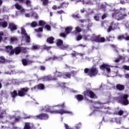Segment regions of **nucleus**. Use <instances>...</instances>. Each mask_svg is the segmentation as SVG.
<instances>
[{
  "label": "nucleus",
  "mask_w": 129,
  "mask_h": 129,
  "mask_svg": "<svg viewBox=\"0 0 129 129\" xmlns=\"http://www.w3.org/2000/svg\"><path fill=\"white\" fill-rule=\"evenodd\" d=\"M50 109L51 108H49V107H44V110H45V111H49V112H51V113H54V114L57 113H58L61 115H63V114H72V112L63 109L60 110H55L54 111H50Z\"/></svg>",
  "instance_id": "nucleus-1"
},
{
  "label": "nucleus",
  "mask_w": 129,
  "mask_h": 129,
  "mask_svg": "<svg viewBox=\"0 0 129 129\" xmlns=\"http://www.w3.org/2000/svg\"><path fill=\"white\" fill-rule=\"evenodd\" d=\"M85 73H88V75L90 76V77H92L93 76H95L97 75V73H98V71L95 68H93L89 70L88 69H85L84 70Z\"/></svg>",
  "instance_id": "nucleus-2"
},
{
  "label": "nucleus",
  "mask_w": 129,
  "mask_h": 129,
  "mask_svg": "<svg viewBox=\"0 0 129 129\" xmlns=\"http://www.w3.org/2000/svg\"><path fill=\"white\" fill-rule=\"evenodd\" d=\"M112 17L115 18L117 21L123 20L124 18V15H122L120 12L116 11L115 13L112 14Z\"/></svg>",
  "instance_id": "nucleus-3"
},
{
  "label": "nucleus",
  "mask_w": 129,
  "mask_h": 129,
  "mask_svg": "<svg viewBox=\"0 0 129 129\" xmlns=\"http://www.w3.org/2000/svg\"><path fill=\"white\" fill-rule=\"evenodd\" d=\"M85 97H90L91 98H96L94 93L90 90H87L84 92Z\"/></svg>",
  "instance_id": "nucleus-4"
},
{
  "label": "nucleus",
  "mask_w": 129,
  "mask_h": 129,
  "mask_svg": "<svg viewBox=\"0 0 129 129\" xmlns=\"http://www.w3.org/2000/svg\"><path fill=\"white\" fill-rule=\"evenodd\" d=\"M91 40L92 41H94L95 42H97L98 43H102L105 41V38L103 37H100L99 36H96L95 35L93 36Z\"/></svg>",
  "instance_id": "nucleus-5"
},
{
  "label": "nucleus",
  "mask_w": 129,
  "mask_h": 129,
  "mask_svg": "<svg viewBox=\"0 0 129 129\" xmlns=\"http://www.w3.org/2000/svg\"><path fill=\"white\" fill-rule=\"evenodd\" d=\"M21 34L23 35V38L25 39L26 42L29 43L30 42V36L27 35L26 30L23 28H21Z\"/></svg>",
  "instance_id": "nucleus-6"
},
{
  "label": "nucleus",
  "mask_w": 129,
  "mask_h": 129,
  "mask_svg": "<svg viewBox=\"0 0 129 129\" xmlns=\"http://www.w3.org/2000/svg\"><path fill=\"white\" fill-rule=\"evenodd\" d=\"M35 118L37 119H48V118H49V116L46 114L41 113L38 115L36 116Z\"/></svg>",
  "instance_id": "nucleus-7"
},
{
  "label": "nucleus",
  "mask_w": 129,
  "mask_h": 129,
  "mask_svg": "<svg viewBox=\"0 0 129 129\" xmlns=\"http://www.w3.org/2000/svg\"><path fill=\"white\" fill-rule=\"evenodd\" d=\"M127 95H124L122 96V98H121L120 102L122 104H124V105H126L128 104V100H127Z\"/></svg>",
  "instance_id": "nucleus-8"
},
{
  "label": "nucleus",
  "mask_w": 129,
  "mask_h": 129,
  "mask_svg": "<svg viewBox=\"0 0 129 129\" xmlns=\"http://www.w3.org/2000/svg\"><path fill=\"white\" fill-rule=\"evenodd\" d=\"M28 90L29 89H28V88L22 89L21 90L18 92V95L19 96H24L26 95V93L28 92Z\"/></svg>",
  "instance_id": "nucleus-9"
},
{
  "label": "nucleus",
  "mask_w": 129,
  "mask_h": 129,
  "mask_svg": "<svg viewBox=\"0 0 129 129\" xmlns=\"http://www.w3.org/2000/svg\"><path fill=\"white\" fill-rule=\"evenodd\" d=\"M100 68L101 69H103V70L105 69L107 72H108V73H109V72H110V66L108 64H102L100 66Z\"/></svg>",
  "instance_id": "nucleus-10"
},
{
  "label": "nucleus",
  "mask_w": 129,
  "mask_h": 129,
  "mask_svg": "<svg viewBox=\"0 0 129 129\" xmlns=\"http://www.w3.org/2000/svg\"><path fill=\"white\" fill-rule=\"evenodd\" d=\"M6 52L8 53L10 52V54H14L15 53V50H13V47L11 46H7L5 47Z\"/></svg>",
  "instance_id": "nucleus-11"
},
{
  "label": "nucleus",
  "mask_w": 129,
  "mask_h": 129,
  "mask_svg": "<svg viewBox=\"0 0 129 129\" xmlns=\"http://www.w3.org/2000/svg\"><path fill=\"white\" fill-rule=\"evenodd\" d=\"M15 7L16 9H17V10H18L19 11H20V12H21V13L22 14L23 13H25V10L24 9V8H23L22 6L19 5L18 4H16L15 5Z\"/></svg>",
  "instance_id": "nucleus-12"
},
{
  "label": "nucleus",
  "mask_w": 129,
  "mask_h": 129,
  "mask_svg": "<svg viewBox=\"0 0 129 129\" xmlns=\"http://www.w3.org/2000/svg\"><path fill=\"white\" fill-rule=\"evenodd\" d=\"M9 29H11V31H14L17 29V26L14 23L9 24Z\"/></svg>",
  "instance_id": "nucleus-13"
},
{
  "label": "nucleus",
  "mask_w": 129,
  "mask_h": 129,
  "mask_svg": "<svg viewBox=\"0 0 129 129\" xmlns=\"http://www.w3.org/2000/svg\"><path fill=\"white\" fill-rule=\"evenodd\" d=\"M0 27H2L3 28H7V27H8V22L5 21L0 22Z\"/></svg>",
  "instance_id": "nucleus-14"
},
{
  "label": "nucleus",
  "mask_w": 129,
  "mask_h": 129,
  "mask_svg": "<svg viewBox=\"0 0 129 129\" xmlns=\"http://www.w3.org/2000/svg\"><path fill=\"white\" fill-rule=\"evenodd\" d=\"M77 100L78 101H81V100H83V96L82 95H78L76 96Z\"/></svg>",
  "instance_id": "nucleus-15"
},
{
  "label": "nucleus",
  "mask_w": 129,
  "mask_h": 129,
  "mask_svg": "<svg viewBox=\"0 0 129 129\" xmlns=\"http://www.w3.org/2000/svg\"><path fill=\"white\" fill-rule=\"evenodd\" d=\"M47 42H48V43H50V44H53L54 43L53 41H54V37H48L47 39Z\"/></svg>",
  "instance_id": "nucleus-16"
},
{
  "label": "nucleus",
  "mask_w": 129,
  "mask_h": 129,
  "mask_svg": "<svg viewBox=\"0 0 129 129\" xmlns=\"http://www.w3.org/2000/svg\"><path fill=\"white\" fill-rule=\"evenodd\" d=\"M116 88L118 90H123L124 89V86L121 85H116Z\"/></svg>",
  "instance_id": "nucleus-17"
},
{
  "label": "nucleus",
  "mask_w": 129,
  "mask_h": 129,
  "mask_svg": "<svg viewBox=\"0 0 129 129\" xmlns=\"http://www.w3.org/2000/svg\"><path fill=\"white\" fill-rule=\"evenodd\" d=\"M72 31V27H69L66 28V33H67V34H69V33H70V32H71Z\"/></svg>",
  "instance_id": "nucleus-18"
},
{
  "label": "nucleus",
  "mask_w": 129,
  "mask_h": 129,
  "mask_svg": "<svg viewBox=\"0 0 129 129\" xmlns=\"http://www.w3.org/2000/svg\"><path fill=\"white\" fill-rule=\"evenodd\" d=\"M21 51H22V48L20 47H17L15 49V53L16 55H18V54H20L21 53Z\"/></svg>",
  "instance_id": "nucleus-19"
},
{
  "label": "nucleus",
  "mask_w": 129,
  "mask_h": 129,
  "mask_svg": "<svg viewBox=\"0 0 129 129\" xmlns=\"http://www.w3.org/2000/svg\"><path fill=\"white\" fill-rule=\"evenodd\" d=\"M38 88V89H44V85L43 84H39L38 85V86H35L34 87V89H36V88Z\"/></svg>",
  "instance_id": "nucleus-20"
},
{
  "label": "nucleus",
  "mask_w": 129,
  "mask_h": 129,
  "mask_svg": "<svg viewBox=\"0 0 129 129\" xmlns=\"http://www.w3.org/2000/svg\"><path fill=\"white\" fill-rule=\"evenodd\" d=\"M83 39L85 41H87L88 40H90V36L88 35H84L83 36Z\"/></svg>",
  "instance_id": "nucleus-21"
},
{
  "label": "nucleus",
  "mask_w": 129,
  "mask_h": 129,
  "mask_svg": "<svg viewBox=\"0 0 129 129\" xmlns=\"http://www.w3.org/2000/svg\"><path fill=\"white\" fill-rule=\"evenodd\" d=\"M22 63L24 66L28 65V64H30V63H29V62H28V61L27 60H26L25 59H22Z\"/></svg>",
  "instance_id": "nucleus-22"
},
{
  "label": "nucleus",
  "mask_w": 129,
  "mask_h": 129,
  "mask_svg": "<svg viewBox=\"0 0 129 129\" xmlns=\"http://www.w3.org/2000/svg\"><path fill=\"white\" fill-rule=\"evenodd\" d=\"M24 129H31L29 123H26Z\"/></svg>",
  "instance_id": "nucleus-23"
},
{
  "label": "nucleus",
  "mask_w": 129,
  "mask_h": 129,
  "mask_svg": "<svg viewBox=\"0 0 129 129\" xmlns=\"http://www.w3.org/2000/svg\"><path fill=\"white\" fill-rule=\"evenodd\" d=\"M57 46H62L63 45V41L60 39L57 40Z\"/></svg>",
  "instance_id": "nucleus-24"
},
{
  "label": "nucleus",
  "mask_w": 129,
  "mask_h": 129,
  "mask_svg": "<svg viewBox=\"0 0 129 129\" xmlns=\"http://www.w3.org/2000/svg\"><path fill=\"white\" fill-rule=\"evenodd\" d=\"M70 76H71V75L69 73H66L64 76H63V78L67 79V78H70Z\"/></svg>",
  "instance_id": "nucleus-25"
},
{
  "label": "nucleus",
  "mask_w": 129,
  "mask_h": 129,
  "mask_svg": "<svg viewBox=\"0 0 129 129\" xmlns=\"http://www.w3.org/2000/svg\"><path fill=\"white\" fill-rule=\"evenodd\" d=\"M11 95L12 97H15L16 96H18V94L17 93V91H14L11 93Z\"/></svg>",
  "instance_id": "nucleus-26"
},
{
  "label": "nucleus",
  "mask_w": 129,
  "mask_h": 129,
  "mask_svg": "<svg viewBox=\"0 0 129 129\" xmlns=\"http://www.w3.org/2000/svg\"><path fill=\"white\" fill-rule=\"evenodd\" d=\"M32 49L33 50H38V49H40V46L38 45H35L32 46Z\"/></svg>",
  "instance_id": "nucleus-27"
},
{
  "label": "nucleus",
  "mask_w": 129,
  "mask_h": 129,
  "mask_svg": "<svg viewBox=\"0 0 129 129\" xmlns=\"http://www.w3.org/2000/svg\"><path fill=\"white\" fill-rule=\"evenodd\" d=\"M1 60H0V63H5V62H6V58H5L4 56H1Z\"/></svg>",
  "instance_id": "nucleus-28"
},
{
  "label": "nucleus",
  "mask_w": 129,
  "mask_h": 129,
  "mask_svg": "<svg viewBox=\"0 0 129 129\" xmlns=\"http://www.w3.org/2000/svg\"><path fill=\"white\" fill-rule=\"evenodd\" d=\"M37 22L34 21L31 23V26L32 27V28H35L36 27H37Z\"/></svg>",
  "instance_id": "nucleus-29"
},
{
  "label": "nucleus",
  "mask_w": 129,
  "mask_h": 129,
  "mask_svg": "<svg viewBox=\"0 0 129 129\" xmlns=\"http://www.w3.org/2000/svg\"><path fill=\"white\" fill-rule=\"evenodd\" d=\"M35 32H37V33H40V32H43V28L42 27H40L39 29H36Z\"/></svg>",
  "instance_id": "nucleus-30"
},
{
  "label": "nucleus",
  "mask_w": 129,
  "mask_h": 129,
  "mask_svg": "<svg viewBox=\"0 0 129 129\" xmlns=\"http://www.w3.org/2000/svg\"><path fill=\"white\" fill-rule=\"evenodd\" d=\"M26 4L27 6H28V7H31V1L26 0Z\"/></svg>",
  "instance_id": "nucleus-31"
},
{
  "label": "nucleus",
  "mask_w": 129,
  "mask_h": 129,
  "mask_svg": "<svg viewBox=\"0 0 129 129\" xmlns=\"http://www.w3.org/2000/svg\"><path fill=\"white\" fill-rule=\"evenodd\" d=\"M61 73L60 72H56L55 74V76L56 77H61Z\"/></svg>",
  "instance_id": "nucleus-32"
},
{
  "label": "nucleus",
  "mask_w": 129,
  "mask_h": 129,
  "mask_svg": "<svg viewBox=\"0 0 129 129\" xmlns=\"http://www.w3.org/2000/svg\"><path fill=\"white\" fill-rule=\"evenodd\" d=\"M39 26H44L45 25V22L44 21L40 20L39 22Z\"/></svg>",
  "instance_id": "nucleus-33"
},
{
  "label": "nucleus",
  "mask_w": 129,
  "mask_h": 129,
  "mask_svg": "<svg viewBox=\"0 0 129 129\" xmlns=\"http://www.w3.org/2000/svg\"><path fill=\"white\" fill-rule=\"evenodd\" d=\"M3 36H4V32H0V42L3 40Z\"/></svg>",
  "instance_id": "nucleus-34"
},
{
  "label": "nucleus",
  "mask_w": 129,
  "mask_h": 129,
  "mask_svg": "<svg viewBox=\"0 0 129 129\" xmlns=\"http://www.w3.org/2000/svg\"><path fill=\"white\" fill-rule=\"evenodd\" d=\"M76 31L78 32V33H80L81 32V28H79V27H77L76 28Z\"/></svg>",
  "instance_id": "nucleus-35"
},
{
  "label": "nucleus",
  "mask_w": 129,
  "mask_h": 129,
  "mask_svg": "<svg viewBox=\"0 0 129 129\" xmlns=\"http://www.w3.org/2000/svg\"><path fill=\"white\" fill-rule=\"evenodd\" d=\"M17 40H18V39H17L16 37H12L11 38V42H15L17 41Z\"/></svg>",
  "instance_id": "nucleus-36"
},
{
  "label": "nucleus",
  "mask_w": 129,
  "mask_h": 129,
  "mask_svg": "<svg viewBox=\"0 0 129 129\" xmlns=\"http://www.w3.org/2000/svg\"><path fill=\"white\" fill-rule=\"evenodd\" d=\"M81 39H82V36L81 35H79L77 37V41H80V40H81Z\"/></svg>",
  "instance_id": "nucleus-37"
},
{
  "label": "nucleus",
  "mask_w": 129,
  "mask_h": 129,
  "mask_svg": "<svg viewBox=\"0 0 129 129\" xmlns=\"http://www.w3.org/2000/svg\"><path fill=\"white\" fill-rule=\"evenodd\" d=\"M32 16L35 18V19H38V15H37V14L36 13H33L32 14Z\"/></svg>",
  "instance_id": "nucleus-38"
},
{
  "label": "nucleus",
  "mask_w": 129,
  "mask_h": 129,
  "mask_svg": "<svg viewBox=\"0 0 129 129\" xmlns=\"http://www.w3.org/2000/svg\"><path fill=\"white\" fill-rule=\"evenodd\" d=\"M45 28L48 30V31H50L51 30V27L49 25H46Z\"/></svg>",
  "instance_id": "nucleus-39"
},
{
  "label": "nucleus",
  "mask_w": 129,
  "mask_h": 129,
  "mask_svg": "<svg viewBox=\"0 0 129 129\" xmlns=\"http://www.w3.org/2000/svg\"><path fill=\"white\" fill-rule=\"evenodd\" d=\"M58 108H63L64 107V104L62 105H58L57 106Z\"/></svg>",
  "instance_id": "nucleus-40"
},
{
  "label": "nucleus",
  "mask_w": 129,
  "mask_h": 129,
  "mask_svg": "<svg viewBox=\"0 0 129 129\" xmlns=\"http://www.w3.org/2000/svg\"><path fill=\"white\" fill-rule=\"evenodd\" d=\"M123 69H125V70H129V66H124L123 67Z\"/></svg>",
  "instance_id": "nucleus-41"
},
{
  "label": "nucleus",
  "mask_w": 129,
  "mask_h": 129,
  "mask_svg": "<svg viewBox=\"0 0 129 129\" xmlns=\"http://www.w3.org/2000/svg\"><path fill=\"white\" fill-rule=\"evenodd\" d=\"M43 4L44 5H47V4H48V0H43Z\"/></svg>",
  "instance_id": "nucleus-42"
},
{
  "label": "nucleus",
  "mask_w": 129,
  "mask_h": 129,
  "mask_svg": "<svg viewBox=\"0 0 129 129\" xmlns=\"http://www.w3.org/2000/svg\"><path fill=\"white\" fill-rule=\"evenodd\" d=\"M94 19L96 21H99V17L97 16H95L94 17Z\"/></svg>",
  "instance_id": "nucleus-43"
},
{
  "label": "nucleus",
  "mask_w": 129,
  "mask_h": 129,
  "mask_svg": "<svg viewBox=\"0 0 129 129\" xmlns=\"http://www.w3.org/2000/svg\"><path fill=\"white\" fill-rule=\"evenodd\" d=\"M123 39V36H119L118 37V40H122Z\"/></svg>",
  "instance_id": "nucleus-44"
},
{
  "label": "nucleus",
  "mask_w": 129,
  "mask_h": 129,
  "mask_svg": "<svg viewBox=\"0 0 129 129\" xmlns=\"http://www.w3.org/2000/svg\"><path fill=\"white\" fill-rule=\"evenodd\" d=\"M123 113V111L122 110H120L119 111L118 114H119V115H122V114Z\"/></svg>",
  "instance_id": "nucleus-45"
},
{
  "label": "nucleus",
  "mask_w": 129,
  "mask_h": 129,
  "mask_svg": "<svg viewBox=\"0 0 129 129\" xmlns=\"http://www.w3.org/2000/svg\"><path fill=\"white\" fill-rule=\"evenodd\" d=\"M105 18H106V15L105 14L103 15V16H102V20H104Z\"/></svg>",
  "instance_id": "nucleus-46"
},
{
  "label": "nucleus",
  "mask_w": 129,
  "mask_h": 129,
  "mask_svg": "<svg viewBox=\"0 0 129 129\" xmlns=\"http://www.w3.org/2000/svg\"><path fill=\"white\" fill-rule=\"evenodd\" d=\"M7 74H10V75H12V74H13V71H10V72H8Z\"/></svg>",
  "instance_id": "nucleus-47"
},
{
  "label": "nucleus",
  "mask_w": 129,
  "mask_h": 129,
  "mask_svg": "<svg viewBox=\"0 0 129 129\" xmlns=\"http://www.w3.org/2000/svg\"><path fill=\"white\" fill-rule=\"evenodd\" d=\"M60 36L65 37H66V35L65 34V33H61V34H60Z\"/></svg>",
  "instance_id": "nucleus-48"
},
{
  "label": "nucleus",
  "mask_w": 129,
  "mask_h": 129,
  "mask_svg": "<svg viewBox=\"0 0 129 129\" xmlns=\"http://www.w3.org/2000/svg\"><path fill=\"white\" fill-rule=\"evenodd\" d=\"M112 30V28H111V27H109V28L107 30L108 32H110Z\"/></svg>",
  "instance_id": "nucleus-49"
},
{
  "label": "nucleus",
  "mask_w": 129,
  "mask_h": 129,
  "mask_svg": "<svg viewBox=\"0 0 129 129\" xmlns=\"http://www.w3.org/2000/svg\"><path fill=\"white\" fill-rule=\"evenodd\" d=\"M52 9H53V10H57V9H58V7L54 6H53Z\"/></svg>",
  "instance_id": "nucleus-50"
},
{
  "label": "nucleus",
  "mask_w": 129,
  "mask_h": 129,
  "mask_svg": "<svg viewBox=\"0 0 129 129\" xmlns=\"http://www.w3.org/2000/svg\"><path fill=\"white\" fill-rule=\"evenodd\" d=\"M25 17H26V18H29V17H30V14H25Z\"/></svg>",
  "instance_id": "nucleus-51"
},
{
  "label": "nucleus",
  "mask_w": 129,
  "mask_h": 129,
  "mask_svg": "<svg viewBox=\"0 0 129 129\" xmlns=\"http://www.w3.org/2000/svg\"><path fill=\"white\" fill-rule=\"evenodd\" d=\"M125 78H129V75L128 74H126L125 75Z\"/></svg>",
  "instance_id": "nucleus-52"
},
{
  "label": "nucleus",
  "mask_w": 129,
  "mask_h": 129,
  "mask_svg": "<svg viewBox=\"0 0 129 129\" xmlns=\"http://www.w3.org/2000/svg\"><path fill=\"white\" fill-rule=\"evenodd\" d=\"M76 127L77 129L80 128V124H79L78 126H76Z\"/></svg>",
  "instance_id": "nucleus-53"
},
{
  "label": "nucleus",
  "mask_w": 129,
  "mask_h": 129,
  "mask_svg": "<svg viewBox=\"0 0 129 129\" xmlns=\"http://www.w3.org/2000/svg\"><path fill=\"white\" fill-rule=\"evenodd\" d=\"M61 49H62L63 50H64V49H66V47H64V46H63V45H62V46H61Z\"/></svg>",
  "instance_id": "nucleus-54"
},
{
  "label": "nucleus",
  "mask_w": 129,
  "mask_h": 129,
  "mask_svg": "<svg viewBox=\"0 0 129 129\" xmlns=\"http://www.w3.org/2000/svg\"><path fill=\"white\" fill-rule=\"evenodd\" d=\"M119 61V58H117V59L115 60V62H117Z\"/></svg>",
  "instance_id": "nucleus-55"
},
{
  "label": "nucleus",
  "mask_w": 129,
  "mask_h": 129,
  "mask_svg": "<svg viewBox=\"0 0 129 129\" xmlns=\"http://www.w3.org/2000/svg\"><path fill=\"white\" fill-rule=\"evenodd\" d=\"M116 122H117V123H120V121H119V119H117V120H116Z\"/></svg>",
  "instance_id": "nucleus-56"
},
{
  "label": "nucleus",
  "mask_w": 129,
  "mask_h": 129,
  "mask_svg": "<svg viewBox=\"0 0 129 129\" xmlns=\"http://www.w3.org/2000/svg\"><path fill=\"white\" fill-rule=\"evenodd\" d=\"M41 70H45V67H41Z\"/></svg>",
  "instance_id": "nucleus-57"
},
{
  "label": "nucleus",
  "mask_w": 129,
  "mask_h": 129,
  "mask_svg": "<svg viewBox=\"0 0 129 129\" xmlns=\"http://www.w3.org/2000/svg\"><path fill=\"white\" fill-rule=\"evenodd\" d=\"M19 119H20V117H17V118H15V120H16V121H18V120H19Z\"/></svg>",
  "instance_id": "nucleus-58"
},
{
  "label": "nucleus",
  "mask_w": 129,
  "mask_h": 129,
  "mask_svg": "<svg viewBox=\"0 0 129 129\" xmlns=\"http://www.w3.org/2000/svg\"><path fill=\"white\" fill-rule=\"evenodd\" d=\"M52 60H55L56 59H57V56H54L53 58H51Z\"/></svg>",
  "instance_id": "nucleus-59"
},
{
  "label": "nucleus",
  "mask_w": 129,
  "mask_h": 129,
  "mask_svg": "<svg viewBox=\"0 0 129 129\" xmlns=\"http://www.w3.org/2000/svg\"><path fill=\"white\" fill-rule=\"evenodd\" d=\"M126 40H127V41H128L129 40V36H127L126 37Z\"/></svg>",
  "instance_id": "nucleus-60"
},
{
  "label": "nucleus",
  "mask_w": 129,
  "mask_h": 129,
  "mask_svg": "<svg viewBox=\"0 0 129 129\" xmlns=\"http://www.w3.org/2000/svg\"><path fill=\"white\" fill-rule=\"evenodd\" d=\"M58 14H62L63 13L62 11H58Z\"/></svg>",
  "instance_id": "nucleus-61"
},
{
  "label": "nucleus",
  "mask_w": 129,
  "mask_h": 129,
  "mask_svg": "<svg viewBox=\"0 0 129 129\" xmlns=\"http://www.w3.org/2000/svg\"><path fill=\"white\" fill-rule=\"evenodd\" d=\"M7 128V127H4V126H2V129H6Z\"/></svg>",
  "instance_id": "nucleus-62"
},
{
  "label": "nucleus",
  "mask_w": 129,
  "mask_h": 129,
  "mask_svg": "<svg viewBox=\"0 0 129 129\" xmlns=\"http://www.w3.org/2000/svg\"><path fill=\"white\" fill-rule=\"evenodd\" d=\"M3 4V1L2 0H0V5H2Z\"/></svg>",
  "instance_id": "nucleus-63"
},
{
  "label": "nucleus",
  "mask_w": 129,
  "mask_h": 129,
  "mask_svg": "<svg viewBox=\"0 0 129 129\" xmlns=\"http://www.w3.org/2000/svg\"><path fill=\"white\" fill-rule=\"evenodd\" d=\"M81 13H84V10H81Z\"/></svg>",
  "instance_id": "nucleus-64"
}]
</instances>
